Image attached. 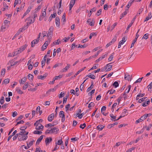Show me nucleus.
Instances as JSON below:
<instances>
[{
  "label": "nucleus",
  "instance_id": "nucleus-64",
  "mask_svg": "<svg viewBox=\"0 0 152 152\" xmlns=\"http://www.w3.org/2000/svg\"><path fill=\"white\" fill-rule=\"evenodd\" d=\"M147 87H148V90H149V88L151 89L152 88V82L150 83Z\"/></svg>",
  "mask_w": 152,
  "mask_h": 152
},
{
  "label": "nucleus",
  "instance_id": "nucleus-14",
  "mask_svg": "<svg viewBox=\"0 0 152 152\" xmlns=\"http://www.w3.org/2000/svg\"><path fill=\"white\" fill-rule=\"evenodd\" d=\"M70 64H68L66 67L62 69V72H64L66 71L69 68Z\"/></svg>",
  "mask_w": 152,
  "mask_h": 152
},
{
  "label": "nucleus",
  "instance_id": "nucleus-62",
  "mask_svg": "<svg viewBox=\"0 0 152 152\" xmlns=\"http://www.w3.org/2000/svg\"><path fill=\"white\" fill-rule=\"evenodd\" d=\"M147 118L146 115L145 114L143 116L141 117V118L142 120L143 121Z\"/></svg>",
  "mask_w": 152,
  "mask_h": 152
},
{
  "label": "nucleus",
  "instance_id": "nucleus-31",
  "mask_svg": "<svg viewBox=\"0 0 152 152\" xmlns=\"http://www.w3.org/2000/svg\"><path fill=\"white\" fill-rule=\"evenodd\" d=\"M16 91H17L18 93L19 94H22L23 93V92L21 91L18 87L16 88Z\"/></svg>",
  "mask_w": 152,
  "mask_h": 152
},
{
  "label": "nucleus",
  "instance_id": "nucleus-53",
  "mask_svg": "<svg viewBox=\"0 0 152 152\" xmlns=\"http://www.w3.org/2000/svg\"><path fill=\"white\" fill-rule=\"evenodd\" d=\"M56 15L57 13L56 12H54L53 14H51L50 16L52 18H55Z\"/></svg>",
  "mask_w": 152,
  "mask_h": 152
},
{
  "label": "nucleus",
  "instance_id": "nucleus-19",
  "mask_svg": "<svg viewBox=\"0 0 152 152\" xmlns=\"http://www.w3.org/2000/svg\"><path fill=\"white\" fill-rule=\"evenodd\" d=\"M114 54V53H113L112 54H111L110 56L108 59V60L109 61H111L113 58V55Z\"/></svg>",
  "mask_w": 152,
  "mask_h": 152
},
{
  "label": "nucleus",
  "instance_id": "nucleus-38",
  "mask_svg": "<svg viewBox=\"0 0 152 152\" xmlns=\"http://www.w3.org/2000/svg\"><path fill=\"white\" fill-rule=\"evenodd\" d=\"M133 3L131 1V0L129 1L128 4L126 6V7L129 8Z\"/></svg>",
  "mask_w": 152,
  "mask_h": 152
},
{
  "label": "nucleus",
  "instance_id": "nucleus-21",
  "mask_svg": "<svg viewBox=\"0 0 152 152\" xmlns=\"http://www.w3.org/2000/svg\"><path fill=\"white\" fill-rule=\"evenodd\" d=\"M27 46L28 45L26 44L25 45L21 46L20 48V49L21 50V51L22 52L27 47Z\"/></svg>",
  "mask_w": 152,
  "mask_h": 152
},
{
  "label": "nucleus",
  "instance_id": "nucleus-13",
  "mask_svg": "<svg viewBox=\"0 0 152 152\" xmlns=\"http://www.w3.org/2000/svg\"><path fill=\"white\" fill-rule=\"evenodd\" d=\"M147 97H144L141 99H139L138 102L139 103H141L142 102L144 101H146L147 99Z\"/></svg>",
  "mask_w": 152,
  "mask_h": 152
},
{
  "label": "nucleus",
  "instance_id": "nucleus-49",
  "mask_svg": "<svg viewBox=\"0 0 152 152\" xmlns=\"http://www.w3.org/2000/svg\"><path fill=\"white\" fill-rule=\"evenodd\" d=\"M137 40L134 39L132 42V43L131 45V47L130 48H132V47H133L134 46V44L135 43V42L137 41Z\"/></svg>",
  "mask_w": 152,
  "mask_h": 152
},
{
  "label": "nucleus",
  "instance_id": "nucleus-3",
  "mask_svg": "<svg viewBox=\"0 0 152 152\" xmlns=\"http://www.w3.org/2000/svg\"><path fill=\"white\" fill-rule=\"evenodd\" d=\"M50 130L51 134L54 133H57V132L59 130L56 127H54L52 128H51Z\"/></svg>",
  "mask_w": 152,
  "mask_h": 152
},
{
  "label": "nucleus",
  "instance_id": "nucleus-35",
  "mask_svg": "<svg viewBox=\"0 0 152 152\" xmlns=\"http://www.w3.org/2000/svg\"><path fill=\"white\" fill-rule=\"evenodd\" d=\"M42 133V132L41 131H39L38 130H35L34 131V132L33 133L34 134H41Z\"/></svg>",
  "mask_w": 152,
  "mask_h": 152
},
{
  "label": "nucleus",
  "instance_id": "nucleus-44",
  "mask_svg": "<svg viewBox=\"0 0 152 152\" xmlns=\"http://www.w3.org/2000/svg\"><path fill=\"white\" fill-rule=\"evenodd\" d=\"M143 78V77H142L141 78H140L139 79H138L137 80L135 81V82H134V83H140L141 81L142 78Z\"/></svg>",
  "mask_w": 152,
  "mask_h": 152
},
{
  "label": "nucleus",
  "instance_id": "nucleus-56",
  "mask_svg": "<svg viewBox=\"0 0 152 152\" xmlns=\"http://www.w3.org/2000/svg\"><path fill=\"white\" fill-rule=\"evenodd\" d=\"M70 104H68L66 105L65 106V109H66V111H67V110H68L69 109V108L70 107Z\"/></svg>",
  "mask_w": 152,
  "mask_h": 152
},
{
  "label": "nucleus",
  "instance_id": "nucleus-36",
  "mask_svg": "<svg viewBox=\"0 0 152 152\" xmlns=\"http://www.w3.org/2000/svg\"><path fill=\"white\" fill-rule=\"evenodd\" d=\"M144 127H143V128H142L140 131H137L136 132V133L137 134H140L142 133L144 131Z\"/></svg>",
  "mask_w": 152,
  "mask_h": 152
},
{
  "label": "nucleus",
  "instance_id": "nucleus-40",
  "mask_svg": "<svg viewBox=\"0 0 152 152\" xmlns=\"http://www.w3.org/2000/svg\"><path fill=\"white\" fill-rule=\"evenodd\" d=\"M86 126V124L84 123L83 124H81L80 126V128L82 129H84Z\"/></svg>",
  "mask_w": 152,
  "mask_h": 152
},
{
  "label": "nucleus",
  "instance_id": "nucleus-26",
  "mask_svg": "<svg viewBox=\"0 0 152 152\" xmlns=\"http://www.w3.org/2000/svg\"><path fill=\"white\" fill-rule=\"evenodd\" d=\"M30 87V86L28 85V83H26L23 87V89L26 90L28 87V86Z\"/></svg>",
  "mask_w": 152,
  "mask_h": 152
},
{
  "label": "nucleus",
  "instance_id": "nucleus-48",
  "mask_svg": "<svg viewBox=\"0 0 152 152\" xmlns=\"http://www.w3.org/2000/svg\"><path fill=\"white\" fill-rule=\"evenodd\" d=\"M126 110L125 109L123 110L124 111L122 113L121 115L123 116V117L125 116V115L126 112Z\"/></svg>",
  "mask_w": 152,
  "mask_h": 152
},
{
  "label": "nucleus",
  "instance_id": "nucleus-51",
  "mask_svg": "<svg viewBox=\"0 0 152 152\" xmlns=\"http://www.w3.org/2000/svg\"><path fill=\"white\" fill-rule=\"evenodd\" d=\"M37 78L38 79H40L42 80H43L45 79L44 77V76H42V75H40V76H37Z\"/></svg>",
  "mask_w": 152,
  "mask_h": 152
},
{
  "label": "nucleus",
  "instance_id": "nucleus-23",
  "mask_svg": "<svg viewBox=\"0 0 152 152\" xmlns=\"http://www.w3.org/2000/svg\"><path fill=\"white\" fill-rule=\"evenodd\" d=\"M86 77H90V78L93 80L95 79L96 78L95 76L94 75H87Z\"/></svg>",
  "mask_w": 152,
  "mask_h": 152
},
{
  "label": "nucleus",
  "instance_id": "nucleus-20",
  "mask_svg": "<svg viewBox=\"0 0 152 152\" xmlns=\"http://www.w3.org/2000/svg\"><path fill=\"white\" fill-rule=\"evenodd\" d=\"M96 7H93L90 10V15L89 16L90 17L91 15L92 12H94L96 11Z\"/></svg>",
  "mask_w": 152,
  "mask_h": 152
},
{
  "label": "nucleus",
  "instance_id": "nucleus-39",
  "mask_svg": "<svg viewBox=\"0 0 152 152\" xmlns=\"http://www.w3.org/2000/svg\"><path fill=\"white\" fill-rule=\"evenodd\" d=\"M109 64H107L104 67H102L101 69V72H103L105 70H107V66L109 65Z\"/></svg>",
  "mask_w": 152,
  "mask_h": 152
},
{
  "label": "nucleus",
  "instance_id": "nucleus-16",
  "mask_svg": "<svg viewBox=\"0 0 152 152\" xmlns=\"http://www.w3.org/2000/svg\"><path fill=\"white\" fill-rule=\"evenodd\" d=\"M86 68V67H83V68L80 69L77 72H76L74 75V77L76 76L81 72L83 70Z\"/></svg>",
  "mask_w": 152,
  "mask_h": 152
},
{
  "label": "nucleus",
  "instance_id": "nucleus-4",
  "mask_svg": "<svg viewBox=\"0 0 152 152\" xmlns=\"http://www.w3.org/2000/svg\"><path fill=\"white\" fill-rule=\"evenodd\" d=\"M58 85H57L56 86H55L54 88H50L49 89L48 91H47L46 94H50L51 92L55 91L56 90V87Z\"/></svg>",
  "mask_w": 152,
  "mask_h": 152
},
{
  "label": "nucleus",
  "instance_id": "nucleus-2",
  "mask_svg": "<svg viewBox=\"0 0 152 152\" xmlns=\"http://www.w3.org/2000/svg\"><path fill=\"white\" fill-rule=\"evenodd\" d=\"M54 117L55 115L54 113H52L48 116V120L49 121L51 122L54 119Z\"/></svg>",
  "mask_w": 152,
  "mask_h": 152
},
{
  "label": "nucleus",
  "instance_id": "nucleus-59",
  "mask_svg": "<svg viewBox=\"0 0 152 152\" xmlns=\"http://www.w3.org/2000/svg\"><path fill=\"white\" fill-rule=\"evenodd\" d=\"M18 136H19L18 134H17L15 135V136L13 137L12 138L13 140H16L17 139Z\"/></svg>",
  "mask_w": 152,
  "mask_h": 152
},
{
  "label": "nucleus",
  "instance_id": "nucleus-22",
  "mask_svg": "<svg viewBox=\"0 0 152 152\" xmlns=\"http://www.w3.org/2000/svg\"><path fill=\"white\" fill-rule=\"evenodd\" d=\"M38 42H37L36 39L33 40L31 43V46L32 47H33L34 46V45L37 44Z\"/></svg>",
  "mask_w": 152,
  "mask_h": 152
},
{
  "label": "nucleus",
  "instance_id": "nucleus-63",
  "mask_svg": "<svg viewBox=\"0 0 152 152\" xmlns=\"http://www.w3.org/2000/svg\"><path fill=\"white\" fill-rule=\"evenodd\" d=\"M101 95L100 94H99V95H98L96 97V100L97 101H99L101 99Z\"/></svg>",
  "mask_w": 152,
  "mask_h": 152
},
{
  "label": "nucleus",
  "instance_id": "nucleus-33",
  "mask_svg": "<svg viewBox=\"0 0 152 152\" xmlns=\"http://www.w3.org/2000/svg\"><path fill=\"white\" fill-rule=\"evenodd\" d=\"M47 46L48 45H46L44 44L42 47L41 50L42 51L44 50L47 48Z\"/></svg>",
  "mask_w": 152,
  "mask_h": 152
},
{
  "label": "nucleus",
  "instance_id": "nucleus-34",
  "mask_svg": "<svg viewBox=\"0 0 152 152\" xmlns=\"http://www.w3.org/2000/svg\"><path fill=\"white\" fill-rule=\"evenodd\" d=\"M62 77V75H59L58 76H56L55 77L54 79V80H56L60 79Z\"/></svg>",
  "mask_w": 152,
  "mask_h": 152
},
{
  "label": "nucleus",
  "instance_id": "nucleus-28",
  "mask_svg": "<svg viewBox=\"0 0 152 152\" xmlns=\"http://www.w3.org/2000/svg\"><path fill=\"white\" fill-rule=\"evenodd\" d=\"M63 143V142L62 141V139L60 140H58L57 142L56 143V145H61Z\"/></svg>",
  "mask_w": 152,
  "mask_h": 152
},
{
  "label": "nucleus",
  "instance_id": "nucleus-18",
  "mask_svg": "<svg viewBox=\"0 0 152 152\" xmlns=\"http://www.w3.org/2000/svg\"><path fill=\"white\" fill-rule=\"evenodd\" d=\"M28 78L30 80L32 81L33 80L34 76L32 75H31L30 74H29L28 75Z\"/></svg>",
  "mask_w": 152,
  "mask_h": 152
},
{
  "label": "nucleus",
  "instance_id": "nucleus-37",
  "mask_svg": "<svg viewBox=\"0 0 152 152\" xmlns=\"http://www.w3.org/2000/svg\"><path fill=\"white\" fill-rule=\"evenodd\" d=\"M65 95V93L64 92H61V94L58 95V97L59 98H61L63 97Z\"/></svg>",
  "mask_w": 152,
  "mask_h": 152
},
{
  "label": "nucleus",
  "instance_id": "nucleus-5",
  "mask_svg": "<svg viewBox=\"0 0 152 152\" xmlns=\"http://www.w3.org/2000/svg\"><path fill=\"white\" fill-rule=\"evenodd\" d=\"M56 23L57 27H59L60 26V18L58 17H57L56 18Z\"/></svg>",
  "mask_w": 152,
  "mask_h": 152
},
{
  "label": "nucleus",
  "instance_id": "nucleus-12",
  "mask_svg": "<svg viewBox=\"0 0 152 152\" xmlns=\"http://www.w3.org/2000/svg\"><path fill=\"white\" fill-rule=\"evenodd\" d=\"M105 126H103L102 125H99L97 126L96 129L99 131H101L102 130Z\"/></svg>",
  "mask_w": 152,
  "mask_h": 152
},
{
  "label": "nucleus",
  "instance_id": "nucleus-9",
  "mask_svg": "<svg viewBox=\"0 0 152 152\" xmlns=\"http://www.w3.org/2000/svg\"><path fill=\"white\" fill-rule=\"evenodd\" d=\"M53 35V32L51 31L48 30V34L47 35V37H48V39L50 40L51 38V36Z\"/></svg>",
  "mask_w": 152,
  "mask_h": 152
},
{
  "label": "nucleus",
  "instance_id": "nucleus-46",
  "mask_svg": "<svg viewBox=\"0 0 152 152\" xmlns=\"http://www.w3.org/2000/svg\"><path fill=\"white\" fill-rule=\"evenodd\" d=\"M94 104L93 102L90 103L88 105V107L90 108L92 107H94Z\"/></svg>",
  "mask_w": 152,
  "mask_h": 152
},
{
  "label": "nucleus",
  "instance_id": "nucleus-15",
  "mask_svg": "<svg viewBox=\"0 0 152 152\" xmlns=\"http://www.w3.org/2000/svg\"><path fill=\"white\" fill-rule=\"evenodd\" d=\"M88 45H89L88 44H85L83 45H81L80 44H79L78 48H85L88 46Z\"/></svg>",
  "mask_w": 152,
  "mask_h": 152
},
{
  "label": "nucleus",
  "instance_id": "nucleus-27",
  "mask_svg": "<svg viewBox=\"0 0 152 152\" xmlns=\"http://www.w3.org/2000/svg\"><path fill=\"white\" fill-rule=\"evenodd\" d=\"M149 35V34L148 33L145 34L143 36L142 38V39H148V38Z\"/></svg>",
  "mask_w": 152,
  "mask_h": 152
},
{
  "label": "nucleus",
  "instance_id": "nucleus-25",
  "mask_svg": "<svg viewBox=\"0 0 152 152\" xmlns=\"http://www.w3.org/2000/svg\"><path fill=\"white\" fill-rule=\"evenodd\" d=\"M113 85L115 87L117 88L119 86V84L118 82L116 81L114 82L113 84Z\"/></svg>",
  "mask_w": 152,
  "mask_h": 152
},
{
  "label": "nucleus",
  "instance_id": "nucleus-41",
  "mask_svg": "<svg viewBox=\"0 0 152 152\" xmlns=\"http://www.w3.org/2000/svg\"><path fill=\"white\" fill-rule=\"evenodd\" d=\"M22 138L23 139V141L26 140L28 138V137L27 135H26L25 134H23L22 135Z\"/></svg>",
  "mask_w": 152,
  "mask_h": 152
},
{
  "label": "nucleus",
  "instance_id": "nucleus-17",
  "mask_svg": "<svg viewBox=\"0 0 152 152\" xmlns=\"http://www.w3.org/2000/svg\"><path fill=\"white\" fill-rule=\"evenodd\" d=\"M10 82V79L8 78H7L4 79L2 82V84H7Z\"/></svg>",
  "mask_w": 152,
  "mask_h": 152
},
{
  "label": "nucleus",
  "instance_id": "nucleus-1",
  "mask_svg": "<svg viewBox=\"0 0 152 152\" xmlns=\"http://www.w3.org/2000/svg\"><path fill=\"white\" fill-rule=\"evenodd\" d=\"M52 141V138L51 137H47L45 140V142L46 145H48Z\"/></svg>",
  "mask_w": 152,
  "mask_h": 152
},
{
  "label": "nucleus",
  "instance_id": "nucleus-60",
  "mask_svg": "<svg viewBox=\"0 0 152 152\" xmlns=\"http://www.w3.org/2000/svg\"><path fill=\"white\" fill-rule=\"evenodd\" d=\"M37 90V88L35 87L34 88H31L28 89V91H34Z\"/></svg>",
  "mask_w": 152,
  "mask_h": 152
},
{
  "label": "nucleus",
  "instance_id": "nucleus-43",
  "mask_svg": "<svg viewBox=\"0 0 152 152\" xmlns=\"http://www.w3.org/2000/svg\"><path fill=\"white\" fill-rule=\"evenodd\" d=\"M14 62V59H12L11 60H10L9 61V62L10 63V66L11 67L12 66H13L14 65L13 64V62Z\"/></svg>",
  "mask_w": 152,
  "mask_h": 152
},
{
  "label": "nucleus",
  "instance_id": "nucleus-8",
  "mask_svg": "<svg viewBox=\"0 0 152 152\" xmlns=\"http://www.w3.org/2000/svg\"><path fill=\"white\" fill-rule=\"evenodd\" d=\"M94 87V82L93 80L91 81V85L87 89V92H88L90 90L93 88Z\"/></svg>",
  "mask_w": 152,
  "mask_h": 152
},
{
  "label": "nucleus",
  "instance_id": "nucleus-57",
  "mask_svg": "<svg viewBox=\"0 0 152 152\" xmlns=\"http://www.w3.org/2000/svg\"><path fill=\"white\" fill-rule=\"evenodd\" d=\"M6 69H3L1 70V75H4L5 73Z\"/></svg>",
  "mask_w": 152,
  "mask_h": 152
},
{
  "label": "nucleus",
  "instance_id": "nucleus-30",
  "mask_svg": "<svg viewBox=\"0 0 152 152\" xmlns=\"http://www.w3.org/2000/svg\"><path fill=\"white\" fill-rule=\"evenodd\" d=\"M64 116H65V115L64 114V112L63 111H60L59 113V116L61 118V117H62Z\"/></svg>",
  "mask_w": 152,
  "mask_h": 152
},
{
  "label": "nucleus",
  "instance_id": "nucleus-45",
  "mask_svg": "<svg viewBox=\"0 0 152 152\" xmlns=\"http://www.w3.org/2000/svg\"><path fill=\"white\" fill-rule=\"evenodd\" d=\"M102 12V9H100L97 11V13L96 14L97 15V16H99L101 14Z\"/></svg>",
  "mask_w": 152,
  "mask_h": 152
},
{
  "label": "nucleus",
  "instance_id": "nucleus-54",
  "mask_svg": "<svg viewBox=\"0 0 152 152\" xmlns=\"http://www.w3.org/2000/svg\"><path fill=\"white\" fill-rule=\"evenodd\" d=\"M84 113H82L80 114L79 115H78V117L79 119H81L82 118L83 116L84 115Z\"/></svg>",
  "mask_w": 152,
  "mask_h": 152
},
{
  "label": "nucleus",
  "instance_id": "nucleus-10",
  "mask_svg": "<svg viewBox=\"0 0 152 152\" xmlns=\"http://www.w3.org/2000/svg\"><path fill=\"white\" fill-rule=\"evenodd\" d=\"M152 17V15H151V12L149 13L148 15V16H147L145 19V20L144 22H145L148 20L149 19H150Z\"/></svg>",
  "mask_w": 152,
  "mask_h": 152
},
{
  "label": "nucleus",
  "instance_id": "nucleus-42",
  "mask_svg": "<svg viewBox=\"0 0 152 152\" xmlns=\"http://www.w3.org/2000/svg\"><path fill=\"white\" fill-rule=\"evenodd\" d=\"M58 121L57 120H56L53 121V125H52L53 126H54L57 125V124H58Z\"/></svg>",
  "mask_w": 152,
  "mask_h": 152
},
{
  "label": "nucleus",
  "instance_id": "nucleus-6",
  "mask_svg": "<svg viewBox=\"0 0 152 152\" xmlns=\"http://www.w3.org/2000/svg\"><path fill=\"white\" fill-rule=\"evenodd\" d=\"M34 17L33 18V20H31V21L30 22H29V23L30 24H31L32 23H33L34 22L35 20V18L37 16V14L36 13V12H34Z\"/></svg>",
  "mask_w": 152,
  "mask_h": 152
},
{
  "label": "nucleus",
  "instance_id": "nucleus-32",
  "mask_svg": "<svg viewBox=\"0 0 152 152\" xmlns=\"http://www.w3.org/2000/svg\"><path fill=\"white\" fill-rule=\"evenodd\" d=\"M96 33H94V32L91 33L90 34L89 37V38L90 39H91L92 38V37L93 36H96Z\"/></svg>",
  "mask_w": 152,
  "mask_h": 152
},
{
  "label": "nucleus",
  "instance_id": "nucleus-47",
  "mask_svg": "<svg viewBox=\"0 0 152 152\" xmlns=\"http://www.w3.org/2000/svg\"><path fill=\"white\" fill-rule=\"evenodd\" d=\"M112 89H111L110 90H109L107 92V94L110 91L109 94H113L114 92H115V90H113L112 92Z\"/></svg>",
  "mask_w": 152,
  "mask_h": 152
},
{
  "label": "nucleus",
  "instance_id": "nucleus-29",
  "mask_svg": "<svg viewBox=\"0 0 152 152\" xmlns=\"http://www.w3.org/2000/svg\"><path fill=\"white\" fill-rule=\"evenodd\" d=\"M95 23V20L94 19H93L92 20V21H91L89 23V24L91 26H94V25Z\"/></svg>",
  "mask_w": 152,
  "mask_h": 152
},
{
  "label": "nucleus",
  "instance_id": "nucleus-11",
  "mask_svg": "<svg viewBox=\"0 0 152 152\" xmlns=\"http://www.w3.org/2000/svg\"><path fill=\"white\" fill-rule=\"evenodd\" d=\"M131 88V86L129 85L128 86V89L127 91V89H126L125 92L123 94V96H125L126 94V93H128L130 90Z\"/></svg>",
  "mask_w": 152,
  "mask_h": 152
},
{
  "label": "nucleus",
  "instance_id": "nucleus-7",
  "mask_svg": "<svg viewBox=\"0 0 152 152\" xmlns=\"http://www.w3.org/2000/svg\"><path fill=\"white\" fill-rule=\"evenodd\" d=\"M43 136L44 135H41L40 137L37 140L36 142V145H38L39 144V143L41 142L43 139Z\"/></svg>",
  "mask_w": 152,
  "mask_h": 152
},
{
  "label": "nucleus",
  "instance_id": "nucleus-61",
  "mask_svg": "<svg viewBox=\"0 0 152 152\" xmlns=\"http://www.w3.org/2000/svg\"><path fill=\"white\" fill-rule=\"evenodd\" d=\"M116 37L115 36L114 37L112 40L110 42L113 44L114 43L116 40Z\"/></svg>",
  "mask_w": 152,
  "mask_h": 152
},
{
  "label": "nucleus",
  "instance_id": "nucleus-52",
  "mask_svg": "<svg viewBox=\"0 0 152 152\" xmlns=\"http://www.w3.org/2000/svg\"><path fill=\"white\" fill-rule=\"evenodd\" d=\"M84 83H83V82L81 84V85L80 86V90L81 91H83V88L84 86Z\"/></svg>",
  "mask_w": 152,
  "mask_h": 152
},
{
  "label": "nucleus",
  "instance_id": "nucleus-50",
  "mask_svg": "<svg viewBox=\"0 0 152 152\" xmlns=\"http://www.w3.org/2000/svg\"><path fill=\"white\" fill-rule=\"evenodd\" d=\"M68 98L67 96H66L63 98V103L64 104L66 103L67 101V99Z\"/></svg>",
  "mask_w": 152,
  "mask_h": 152
},
{
  "label": "nucleus",
  "instance_id": "nucleus-55",
  "mask_svg": "<svg viewBox=\"0 0 152 152\" xmlns=\"http://www.w3.org/2000/svg\"><path fill=\"white\" fill-rule=\"evenodd\" d=\"M24 123V121L23 120H21L19 121V122H17V124H16L15 126H17L19 124H23Z\"/></svg>",
  "mask_w": 152,
  "mask_h": 152
},
{
  "label": "nucleus",
  "instance_id": "nucleus-58",
  "mask_svg": "<svg viewBox=\"0 0 152 152\" xmlns=\"http://www.w3.org/2000/svg\"><path fill=\"white\" fill-rule=\"evenodd\" d=\"M106 107L105 106H103L101 108V113H102L104 112L103 111L106 110Z\"/></svg>",
  "mask_w": 152,
  "mask_h": 152
},
{
  "label": "nucleus",
  "instance_id": "nucleus-24",
  "mask_svg": "<svg viewBox=\"0 0 152 152\" xmlns=\"http://www.w3.org/2000/svg\"><path fill=\"white\" fill-rule=\"evenodd\" d=\"M112 65H108V66H107V67H108V68H107V70H106L105 72H107L110 71L112 68Z\"/></svg>",
  "mask_w": 152,
  "mask_h": 152
}]
</instances>
